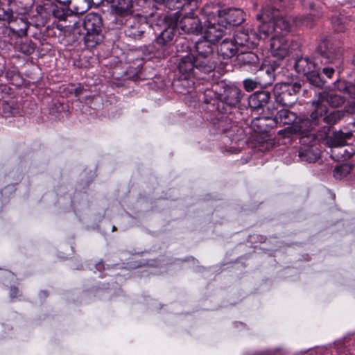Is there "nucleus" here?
Segmentation results:
<instances>
[{
  "mask_svg": "<svg viewBox=\"0 0 355 355\" xmlns=\"http://www.w3.org/2000/svg\"><path fill=\"white\" fill-rule=\"evenodd\" d=\"M257 19L261 22L259 25V37L264 40L269 37L284 36L285 33L291 31L292 25L297 21L291 17L276 16L270 21L271 16L268 10H263L261 14L257 15Z\"/></svg>",
  "mask_w": 355,
  "mask_h": 355,
  "instance_id": "1",
  "label": "nucleus"
},
{
  "mask_svg": "<svg viewBox=\"0 0 355 355\" xmlns=\"http://www.w3.org/2000/svg\"><path fill=\"white\" fill-rule=\"evenodd\" d=\"M218 11L219 7L214 4L207 5L202 10L205 18L204 38L212 43L218 42L228 31L227 25L218 21Z\"/></svg>",
  "mask_w": 355,
  "mask_h": 355,
  "instance_id": "2",
  "label": "nucleus"
},
{
  "mask_svg": "<svg viewBox=\"0 0 355 355\" xmlns=\"http://www.w3.org/2000/svg\"><path fill=\"white\" fill-rule=\"evenodd\" d=\"M347 98V96H343L338 94L335 90L324 91L319 94L317 101L312 103L313 111L311 116L313 119H319L323 117L327 113V105L324 103H328L331 107H339Z\"/></svg>",
  "mask_w": 355,
  "mask_h": 355,
  "instance_id": "3",
  "label": "nucleus"
},
{
  "mask_svg": "<svg viewBox=\"0 0 355 355\" xmlns=\"http://www.w3.org/2000/svg\"><path fill=\"white\" fill-rule=\"evenodd\" d=\"M301 87L300 83H277L274 87V95L276 101L283 106H293L297 101L296 94Z\"/></svg>",
  "mask_w": 355,
  "mask_h": 355,
  "instance_id": "4",
  "label": "nucleus"
},
{
  "mask_svg": "<svg viewBox=\"0 0 355 355\" xmlns=\"http://www.w3.org/2000/svg\"><path fill=\"white\" fill-rule=\"evenodd\" d=\"M295 69L299 73L306 76L309 83L315 87L323 86L324 82L320 76V67L309 58H298L295 63Z\"/></svg>",
  "mask_w": 355,
  "mask_h": 355,
  "instance_id": "5",
  "label": "nucleus"
},
{
  "mask_svg": "<svg viewBox=\"0 0 355 355\" xmlns=\"http://www.w3.org/2000/svg\"><path fill=\"white\" fill-rule=\"evenodd\" d=\"M270 37L271 54L278 60H283L298 46L296 42L285 36Z\"/></svg>",
  "mask_w": 355,
  "mask_h": 355,
  "instance_id": "6",
  "label": "nucleus"
},
{
  "mask_svg": "<svg viewBox=\"0 0 355 355\" xmlns=\"http://www.w3.org/2000/svg\"><path fill=\"white\" fill-rule=\"evenodd\" d=\"M174 19L176 28L181 29L185 33L198 34L202 29L200 19L193 12L183 17L177 12Z\"/></svg>",
  "mask_w": 355,
  "mask_h": 355,
  "instance_id": "7",
  "label": "nucleus"
},
{
  "mask_svg": "<svg viewBox=\"0 0 355 355\" xmlns=\"http://www.w3.org/2000/svg\"><path fill=\"white\" fill-rule=\"evenodd\" d=\"M146 17L141 15H134L128 19L127 28L125 31V35L135 40H140L147 30H150Z\"/></svg>",
  "mask_w": 355,
  "mask_h": 355,
  "instance_id": "8",
  "label": "nucleus"
},
{
  "mask_svg": "<svg viewBox=\"0 0 355 355\" xmlns=\"http://www.w3.org/2000/svg\"><path fill=\"white\" fill-rule=\"evenodd\" d=\"M218 21L227 25L228 31L232 26L240 25L244 21V12L241 9L228 8L220 10L216 14Z\"/></svg>",
  "mask_w": 355,
  "mask_h": 355,
  "instance_id": "9",
  "label": "nucleus"
},
{
  "mask_svg": "<svg viewBox=\"0 0 355 355\" xmlns=\"http://www.w3.org/2000/svg\"><path fill=\"white\" fill-rule=\"evenodd\" d=\"M262 40L259 37V32L258 34L255 32L248 30H241L237 32L234 37V41L237 46H247L248 48H254L258 45L259 40Z\"/></svg>",
  "mask_w": 355,
  "mask_h": 355,
  "instance_id": "10",
  "label": "nucleus"
},
{
  "mask_svg": "<svg viewBox=\"0 0 355 355\" xmlns=\"http://www.w3.org/2000/svg\"><path fill=\"white\" fill-rule=\"evenodd\" d=\"M178 69L181 73V77L184 80L189 79L191 77L193 76H196L200 79H204V77L200 76L198 72H196L194 56L192 55L183 56L180 59Z\"/></svg>",
  "mask_w": 355,
  "mask_h": 355,
  "instance_id": "11",
  "label": "nucleus"
},
{
  "mask_svg": "<svg viewBox=\"0 0 355 355\" xmlns=\"http://www.w3.org/2000/svg\"><path fill=\"white\" fill-rule=\"evenodd\" d=\"M10 26L9 28L12 33L15 34L19 37H22L27 35V31L29 28L28 21L24 17H15L11 18L10 21H8Z\"/></svg>",
  "mask_w": 355,
  "mask_h": 355,
  "instance_id": "12",
  "label": "nucleus"
},
{
  "mask_svg": "<svg viewBox=\"0 0 355 355\" xmlns=\"http://www.w3.org/2000/svg\"><path fill=\"white\" fill-rule=\"evenodd\" d=\"M311 120L308 118H302L295 121V123L291 127L295 133L302 135L303 137H306L308 133L316 125V121L318 119H313Z\"/></svg>",
  "mask_w": 355,
  "mask_h": 355,
  "instance_id": "13",
  "label": "nucleus"
},
{
  "mask_svg": "<svg viewBox=\"0 0 355 355\" xmlns=\"http://www.w3.org/2000/svg\"><path fill=\"white\" fill-rule=\"evenodd\" d=\"M85 29L88 36L90 35H98L101 30V20L96 14H89L85 17L83 22Z\"/></svg>",
  "mask_w": 355,
  "mask_h": 355,
  "instance_id": "14",
  "label": "nucleus"
},
{
  "mask_svg": "<svg viewBox=\"0 0 355 355\" xmlns=\"http://www.w3.org/2000/svg\"><path fill=\"white\" fill-rule=\"evenodd\" d=\"M242 92L237 87H229L224 91L223 101L230 107L237 105L242 98Z\"/></svg>",
  "mask_w": 355,
  "mask_h": 355,
  "instance_id": "15",
  "label": "nucleus"
},
{
  "mask_svg": "<svg viewBox=\"0 0 355 355\" xmlns=\"http://www.w3.org/2000/svg\"><path fill=\"white\" fill-rule=\"evenodd\" d=\"M270 97V94L268 92H255L249 97V106L254 110L261 108L268 103Z\"/></svg>",
  "mask_w": 355,
  "mask_h": 355,
  "instance_id": "16",
  "label": "nucleus"
},
{
  "mask_svg": "<svg viewBox=\"0 0 355 355\" xmlns=\"http://www.w3.org/2000/svg\"><path fill=\"white\" fill-rule=\"evenodd\" d=\"M238 46L234 40H224L218 47V53L224 59H228L235 55Z\"/></svg>",
  "mask_w": 355,
  "mask_h": 355,
  "instance_id": "17",
  "label": "nucleus"
},
{
  "mask_svg": "<svg viewBox=\"0 0 355 355\" xmlns=\"http://www.w3.org/2000/svg\"><path fill=\"white\" fill-rule=\"evenodd\" d=\"M194 62L196 72L208 73L212 71L216 67V63L212 60L211 57L196 56Z\"/></svg>",
  "mask_w": 355,
  "mask_h": 355,
  "instance_id": "18",
  "label": "nucleus"
},
{
  "mask_svg": "<svg viewBox=\"0 0 355 355\" xmlns=\"http://www.w3.org/2000/svg\"><path fill=\"white\" fill-rule=\"evenodd\" d=\"M10 10L19 15L28 12L32 6V0H8Z\"/></svg>",
  "mask_w": 355,
  "mask_h": 355,
  "instance_id": "19",
  "label": "nucleus"
},
{
  "mask_svg": "<svg viewBox=\"0 0 355 355\" xmlns=\"http://www.w3.org/2000/svg\"><path fill=\"white\" fill-rule=\"evenodd\" d=\"M338 89L340 91L342 89L346 90L345 94L347 95V112H355V85H349L345 82H339L338 83Z\"/></svg>",
  "mask_w": 355,
  "mask_h": 355,
  "instance_id": "20",
  "label": "nucleus"
},
{
  "mask_svg": "<svg viewBox=\"0 0 355 355\" xmlns=\"http://www.w3.org/2000/svg\"><path fill=\"white\" fill-rule=\"evenodd\" d=\"M352 137V132L349 131L343 132L342 131L335 132L329 140V144L331 149L343 147L347 144V140Z\"/></svg>",
  "mask_w": 355,
  "mask_h": 355,
  "instance_id": "21",
  "label": "nucleus"
},
{
  "mask_svg": "<svg viewBox=\"0 0 355 355\" xmlns=\"http://www.w3.org/2000/svg\"><path fill=\"white\" fill-rule=\"evenodd\" d=\"M275 120L277 123L284 125L294 124L297 120V115L295 113L287 109H282L277 112L275 116Z\"/></svg>",
  "mask_w": 355,
  "mask_h": 355,
  "instance_id": "22",
  "label": "nucleus"
},
{
  "mask_svg": "<svg viewBox=\"0 0 355 355\" xmlns=\"http://www.w3.org/2000/svg\"><path fill=\"white\" fill-rule=\"evenodd\" d=\"M212 44V42H209L206 39L196 42V56L211 57L213 53Z\"/></svg>",
  "mask_w": 355,
  "mask_h": 355,
  "instance_id": "23",
  "label": "nucleus"
},
{
  "mask_svg": "<svg viewBox=\"0 0 355 355\" xmlns=\"http://www.w3.org/2000/svg\"><path fill=\"white\" fill-rule=\"evenodd\" d=\"M35 49V44L30 40L19 39L15 43V49L26 55L32 54Z\"/></svg>",
  "mask_w": 355,
  "mask_h": 355,
  "instance_id": "24",
  "label": "nucleus"
},
{
  "mask_svg": "<svg viewBox=\"0 0 355 355\" xmlns=\"http://www.w3.org/2000/svg\"><path fill=\"white\" fill-rule=\"evenodd\" d=\"M299 157L302 161L315 162L320 157V154L318 149L306 148L299 151Z\"/></svg>",
  "mask_w": 355,
  "mask_h": 355,
  "instance_id": "25",
  "label": "nucleus"
},
{
  "mask_svg": "<svg viewBox=\"0 0 355 355\" xmlns=\"http://www.w3.org/2000/svg\"><path fill=\"white\" fill-rule=\"evenodd\" d=\"M350 150L343 149V147L334 148L331 150V156L333 159L338 161L340 159H347L350 158L354 153V150L352 147H349Z\"/></svg>",
  "mask_w": 355,
  "mask_h": 355,
  "instance_id": "26",
  "label": "nucleus"
},
{
  "mask_svg": "<svg viewBox=\"0 0 355 355\" xmlns=\"http://www.w3.org/2000/svg\"><path fill=\"white\" fill-rule=\"evenodd\" d=\"M176 27L168 26L163 30L161 34L157 38V42L161 45H165L172 41L175 35V30Z\"/></svg>",
  "mask_w": 355,
  "mask_h": 355,
  "instance_id": "27",
  "label": "nucleus"
},
{
  "mask_svg": "<svg viewBox=\"0 0 355 355\" xmlns=\"http://www.w3.org/2000/svg\"><path fill=\"white\" fill-rule=\"evenodd\" d=\"M132 8V0H118L115 6V11L119 15H126L130 13Z\"/></svg>",
  "mask_w": 355,
  "mask_h": 355,
  "instance_id": "28",
  "label": "nucleus"
},
{
  "mask_svg": "<svg viewBox=\"0 0 355 355\" xmlns=\"http://www.w3.org/2000/svg\"><path fill=\"white\" fill-rule=\"evenodd\" d=\"M259 75L268 76V80L262 81L261 87H266L270 85L275 80L274 69L270 66L261 67L259 69Z\"/></svg>",
  "mask_w": 355,
  "mask_h": 355,
  "instance_id": "29",
  "label": "nucleus"
},
{
  "mask_svg": "<svg viewBox=\"0 0 355 355\" xmlns=\"http://www.w3.org/2000/svg\"><path fill=\"white\" fill-rule=\"evenodd\" d=\"M238 60L243 65H257L259 64L257 55L252 52L242 53L238 56Z\"/></svg>",
  "mask_w": 355,
  "mask_h": 355,
  "instance_id": "30",
  "label": "nucleus"
},
{
  "mask_svg": "<svg viewBox=\"0 0 355 355\" xmlns=\"http://www.w3.org/2000/svg\"><path fill=\"white\" fill-rule=\"evenodd\" d=\"M352 170V166L349 164H343L336 166L334 170V177L336 179H342L347 176Z\"/></svg>",
  "mask_w": 355,
  "mask_h": 355,
  "instance_id": "31",
  "label": "nucleus"
},
{
  "mask_svg": "<svg viewBox=\"0 0 355 355\" xmlns=\"http://www.w3.org/2000/svg\"><path fill=\"white\" fill-rule=\"evenodd\" d=\"M343 116L340 111H334L323 117V121L327 124H334L337 123Z\"/></svg>",
  "mask_w": 355,
  "mask_h": 355,
  "instance_id": "32",
  "label": "nucleus"
},
{
  "mask_svg": "<svg viewBox=\"0 0 355 355\" xmlns=\"http://www.w3.org/2000/svg\"><path fill=\"white\" fill-rule=\"evenodd\" d=\"M324 56L326 57L327 61L334 64L336 67H339L342 63V58L340 54H336L335 58L331 57V52L328 51L324 53Z\"/></svg>",
  "mask_w": 355,
  "mask_h": 355,
  "instance_id": "33",
  "label": "nucleus"
},
{
  "mask_svg": "<svg viewBox=\"0 0 355 355\" xmlns=\"http://www.w3.org/2000/svg\"><path fill=\"white\" fill-rule=\"evenodd\" d=\"M53 15L60 20H65L67 16V11L62 8L56 7L53 10Z\"/></svg>",
  "mask_w": 355,
  "mask_h": 355,
  "instance_id": "34",
  "label": "nucleus"
},
{
  "mask_svg": "<svg viewBox=\"0 0 355 355\" xmlns=\"http://www.w3.org/2000/svg\"><path fill=\"white\" fill-rule=\"evenodd\" d=\"M259 84V80L257 81L252 79H245L243 81V86L247 92H251L257 88Z\"/></svg>",
  "mask_w": 355,
  "mask_h": 355,
  "instance_id": "35",
  "label": "nucleus"
},
{
  "mask_svg": "<svg viewBox=\"0 0 355 355\" xmlns=\"http://www.w3.org/2000/svg\"><path fill=\"white\" fill-rule=\"evenodd\" d=\"M12 17V13L10 8L8 10H5L3 8L0 7V20L9 21Z\"/></svg>",
  "mask_w": 355,
  "mask_h": 355,
  "instance_id": "36",
  "label": "nucleus"
},
{
  "mask_svg": "<svg viewBox=\"0 0 355 355\" xmlns=\"http://www.w3.org/2000/svg\"><path fill=\"white\" fill-rule=\"evenodd\" d=\"M154 1L159 3L164 4L169 9L179 8V7H180V6H176V3L178 2V1L175 2V0H154Z\"/></svg>",
  "mask_w": 355,
  "mask_h": 355,
  "instance_id": "37",
  "label": "nucleus"
},
{
  "mask_svg": "<svg viewBox=\"0 0 355 355\" xmlns=\"http://www.w3.org/2000/svg\"><path fill=\"white\" fill-rule=\"evenodd\" d=\"M335 69L333 67H324L322 69V72L324 75L327 76L329 78H331L332 75L334 73Z\"/></svg>",
  "mask_w": 355,
  "mask_h": 355,
  "instance_id": "38",
  "label": "nucleus"
},
{
  "mask_svg": "<svg viewBox=\"0 0 355 355\" xmlns=\"http://www.w3.org/2000/svg\"><path fill=\"white\" fill-rule=\"evenodd\" d=\"M184 1V3L183 4H181L179 1L178 0V2L176 3V6H180L179 8L182 6H185L186 4H191L192 3H194V6H197V3L198 2V0H183ZM175 2H177V0H175Z\"/></svg>",
  "mask_w": 355,
  "mask_h": 355,
  "instance_id": "39",
  "label": "nucleus"
},
{
  "mask_svg": "<svg viewBox=\"0 0 355 355\" xmlns=\"http://www.w3.org/2000/svg\"><path fill=\"white\" fill-rule=\"evenodd\" d=\"M259 85L261 86L262 81H264V80H268V76H263V75H259Z\"/></svg>",
  "mask_w": 355,
  "mask_h": 355,
  "instance_id": "40",
  "label": "nucleus"
},
{
  "mask_svg": "<svg viewBox=\"0 0 355 355\" xmlns=\"http://www.w3.org/2000/svg\"><path fill=\"white\" fill-rule=\"evenodd\" d=\"M83 89L81 87H78L74 89L75 95L77 96L82 93Z\"/></svg>",
  "mask_w": 355,
  "mask_h": 355,
  "instance_id": "41",
  "label": "nucleus"
},
{
  "mask_svg": "<svg viewBox=\"0 0 355 355\" xmlns=\"http://www.w3.org/2000/svg\"><path fill=\"white\" fill-rule=\"evenodd\" d=\"M10 291H11V295H12L13 293H17V289L16 288H12Z\"/></svg>",
  "mask_w": 355,
  "mask_h": 355,
  "instance_id": "42",
  "label": "nucleus"
},
{
  "mask_svg": "<svg viewBox=\"0 0 355 355\" xmlns=\"http://www.w3.org/2000/svg\"><path fill=\"white\" fill-rule=\"evenodd\" d=\"M306 24V19H303L302 21V24Z\"/></svg>",
  "mask_w": 355,
  "mask_h": 355,
  "instance_id": "43",
  "label": "nucleus"
},
{
  "mask_svg": "<svg viewBox=\"0 0 355 355\" xmlns=\"http://www.w3.org/2000/svg\"><path fill=\"white\" fill-rule=\"evenodd\" d=\"M257 355H264V354L263 353H260V354H258Z\"/></svg>",
  "mask_w": 355,
  "mask_h": 355,
  "instance_id": "44",
  "label": "nucleus"
}]
</instances>
